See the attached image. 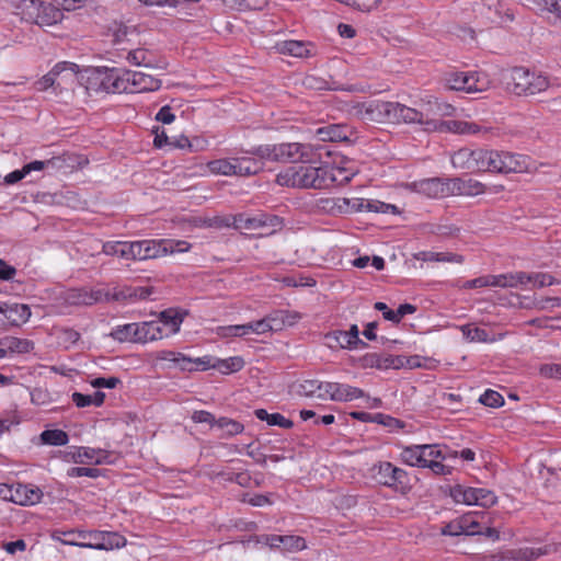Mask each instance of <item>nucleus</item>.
Listing matches in <instances>:
<instances>
[{
    "mask_svg": "<svg viewBox=\"0 0 561 561\" xmlns=\"http://www.w3.org/2000/svg\"><path fill=\"white\" fill-rule=\"evenodd\" d=\"M65 535L77 534L83 541H64L65 545L90 548L95 550H113L126 546V538L116 531L105 530H69Z\"/></svg>",
    "mask_w": 561,
    "mask_h": 561,
    "instance_id": "nucleus-6",
    "label": "nucleus"
},
{
    "mask_svg": "<svg viewBox=\"0 0 561 561\" xmlns=\"http://www.w3.org/2000/svg\"><path fill=\"white\" fill-rule=\"evenodd\" d=\"M323 157L313 165H290L276 175V183L297 188L325 190L351 182L355 171Z\"/></svg>",
    "mask_w": 561,
    "mask_h": 561,
    "instance_id": "nucleus-1",
    "label": "nucleus"
},
{
    "mask_svg": "<svg viewBox=\"0 0 561 561\" xmlns=\"http://www.w3.org/2000/svg\"><path fill=\"white\" fill-rule=\"evenodd\" d=\"M426 446L411 445L402 448L400 459L408 466L426 468L430 459L426 458Z\"/></svg>",
    "mask_w": 561,
    "mask_h": 561,
    "instance_id": "nucleus-19",
    "label": "nucleus"
},
{
    "mask_svg": "<svg viewBox=\"0 0 561 561\" xmlns=\"http://www.w3.org/2000/svg\"><path fill=\"white\" fill-rule=\"evenodd\" d=\"M443 82L446 89L454 91H463L467 93L483 92L490 87V79L483 72H463L450 71L446 72Z\"/></svg>",
    "mask_w": 561,
    "mask_h": 561,
    "instance_id": "nucleus-9",
    "label": "nucleus"
},
{
    "mask_svg": "<svg viewBox=\"0 0 561 561\" xmlns=\"http://www.w3.org/2000/svg\"><path fill=\"white\" fill-rule=\"evenodd\" d=\"M80 337V333L72 328H60L58 330V339L61 341L66 348L77 344Z\"/></svg>",
    "mask_w": 561,
    "mask_h": 561,
    "instance_id": "nucleus-50",
    "label": "nucleus"
},
{
    "mask_svg": "<svg viewBox=\"0 0 561 561\" xmlns=\"http://www.w3.org/2000/svg\"><path fill=\"white\" fill-rule=\"evenodd\" d=\"M77 67L73 62L68 61H59L57 62L49 72L43 76L35 82V88L37 91H46L49 88H54L58 76H60L65 70L70 69L75 70Z\"/></svg>",
    "mask_w": 561,
    "mask_h": 561,
    "instance_id": "nucleus-21",
    "label": "nucleus"
},
{
    "mask_svg": "<svg viewBox=\"0 0 561 561\" xmlns=\"http://www.w3.org/2000/svg\"><path fill=\"white\" fill-rule=\"evenodd\" d=\"M529 283L535 287L542 288L557 283L556 278L548 273H528Z\"/></svg>",
    "mask_w": 561,
    "mask_h": 561,
    "instance_id": "nucleus-54",
    "label": "nucleus"
},
{
    "mask_svg": "<svg viewBox=\"0 0 561 561\" xmlns=\"http://www.w3.org/2000/svg\"><path fill=\"white\" fill-rule=\"evenodd\" d=\"M316 135L324 142H351L355 131L347 124H329L317 128Z\"/></svg>",
    "mask_w": 561,
    "mask_h": 561,
    "instance_id": "nucleus-13",
    "label": "nucleus"
},
{
    "mask_svg": "<svg viewBox=\"0 0 561 561\" xmlns=\"http://www.w3.org/2000/svg\"><path fill=\"white\" fill-rule=\"evenodd\" d=\"M90 383L93 388H96V389H101V388L114 389L118 385L122 383V380L115 376H112L108 378L96 377V378L92 379Z\"/></svg>",
    "mask_w": 561,
    "mask_h": 561,
    "instance_id": "nucleus-60",
    "label": "nucleus"
},
{
    "mask_svg": "<svg viewBox=\"0 0 561 561\" xmlns=\"http://www.w3.org/2000/svg\"><path fill=\"white\" fill-rule=\"evenodd\" d=\"M244 359L241 356H232L225 359L215 357L214 369L224 375H229L240 371L244 367Z\"/></svg>",
    "mask_w": 561,
    "mask_h": 561,
    "instance_id": "nucleus-33",
    "label": "nucleus"
},
{
    "mask_svg": "<svg viewBox=\"0 0 561 561\" xmlns=\"http://www.w3.org/2000/svg\"><path fill=\"white\" fill-rule=\"evenodd\" d=\"M38 11V19L35 24L39 26H51L64 19L62 10L49 2L43 1Z\"/></svg>",
    "mask_w": 561,
    "mask_h": 561,
    "instance_id": "nucleus-25",
    "label": "nucleus"
},
{
    "mask_svg": "<svg viewBox=\"0 0 561 561\" xmlns=\"http://www.w3.org/2000/svg\"><path fill=\"white\" fill-rule=\"evenodd\" d=\"M497 501L493 491L482 488H477V503L476 505L482 507L493 506Z\"/></svg>",
    "mask_w": 561,
    "mask_h": 561,
    "instance_id": "nucleus-52",
    "label": "nucleus"
},
{
    "mask_svg": "<svg viewBox=\"0 0 561 561\" xmlns=\"http://www.w3.org/2000/svg\"><path fill=\"white\" fill-rule=\"evenodd\" d=\"M275 323L271 313L265 318L245 323L247 335L250 333L264 334L270 331H275Z\"/></svg>",
    "mask_w": 561,
    "mask_h": 561,
    "instance_id": "nucleus-41",
    "label": "nucleus"
},
{
    "mask_svg": "<svg viewBox=\"0 0 561 561\" xmlns=\"http://www.w3.org/2000/svg\"><path fill=\"white\" fill-rule=\"evenodd\" d=\"M216 426L225 431V435L227 437L238 435L244 431V426L242 423L225 416L219 417L217 420Z\"/></svg>",
    "mask_w": 561,
    "mask_h": 561,
    "instance_id": "nucleus-44",
    "label": "nucleus"
},
{
    "mask_svg": "<svg viewBox=\"0 0 561 561\" xmlns=\"http://www.w3.org/2000/svg\"><path fill=\"white\" fill-rule=\"evenodd\" d=\"M510 554L511 559H513L514 561H531L534 559H537L542 553L540 549L520 548L517 550H511Z\"/></svg>",
    "mask_w": 561,
    "mask_h": 561,
    "instance_id": "nucleus-49",
    "label": "nucleus"
},
{
    "mask_svg": "<svg viewBox=\"0 0 561 561\" xmlns=\"http://www.w3.org/2000/svg\"><path fill=\"white\" fill-rule=\"evenodd\" d=\"M65 163H66V159L64 157L59 156V157H53L45 161L34 160V161L23 165V168H24V173H26V175H27L32 171H42L44 169H49V168L60 170L65 167Z\"/></svg>",
    "mask_w": 561,
    "mask_h": 561,
    "instance_id": "nucleus-35",
    "label": "nucleus"
},
{
    "mask_svg": "<svg viewBox=\"0 0 561 561\" xmlns=\"http://www.w3.org/2000/svg\"><path fill=\"white\" fill-rule=\"evenodd\" d=\"M344 205H348V198L325 197L320 198L317 203V207L319 208V210L332 216L345 214L346 206Z\"/></svg>",
    "mask_w": 561,
    "mask_h": 561,
    "instance_id": "nucleus-29",
    "label": "nucleus"
},
{
    "mask_svg": "<svg viewBox=\"0 0 561 561\" xmlns=\"http://www.w3.org/2000/svg\"><path fill=\"white\" fill-rule=\"evenodd\" d=\"M41 440L45 445L65 446L69 442V436L62 430H45L41 433Z\"/></svg>",
    "mask_w": 561,
    "mask_h": 561,
    "instance_id": "nucleus-39",
    "label": "nucleus"
},
{
    "mask_svg": "<svg viewBox=\"0 0 561 561\" xmlns=\"http://www.w3.org/2000/svg\"><path fill=\"white\" fill-rule=\"evenodd\" d=\"M275 331L282 330L284 325H294L301 318L300 313L289 310H275L271 312Z\"/></svg>",
    "mask_w": 561,
    "mask_h": 561,
    "instance_id": "nucleus-37",
    "label": "nucleus"
},
{
    "mask_svg": "<svg viewBox=\"0 0 561 561\" xmlns=\"http://www.w3.org/2000/svg\"><path fill=\"white\" fill-rule=\"evenodd\" d=\"M319 387L320 380L317 379H306L293 386L295 393L301 397H314Z\"/></svg>",
    "mask_w": 561,
    "mask_h": 561,
    "instance_id": "nucleus-45",
    "label": "nucleus"
},
{
    "mask_svg": "<svg viewBox=\"0 0 561 561\" xmlns=\"http://www.w3.org/2000/svg\"><path fill=\"white\" fill-rule=\"evenodd\" d=\"M0 313L11 323V325L20 327L28 321L31 309L24 304H4L0 306Z\"/></svg>",
    "mask_w": 561,
    "mask_h": 561,
    "instance_id": "nucleus-18",
    "label": "nucleus"
},
{
    "mask_svg": "<svg viewBox=\"0 0 561 561\" xmlns=\"http://www.w3.org/2000/svg\"><path fill=\"white\" fill-rule=\"evenodd\" d=\"M325 345L330 348H350V340L342 330H334L324 335Z\"/></svg>",
    "mask_w": 561,
    "mask_h": 561,
    "instance_id": "nucleus-42",
    "label": "nucleus"
},
{
    "mask_svg": "<svg viewBox=\"0 0 561 561\" xmlns=\"http://www.w3.org/2000/svg\"><path fill=\"white\" fill-rule=\"evenodd\" d=\"M237 176L249 178L256 175L264 169V162L256 160L254 156L237 152L234 156Z\"/></svg>",
    "mask_w": 561,
    "mask_h": 561,
    "instance_id": "nucleus-17",
    "label": "nucleus"
},
{
    "mask_svg": "<svg viewBox=\"0 0 561 561\" xmlns=\"http://www.w3.org/2000/svg\"><path fill=\"white\" fill-rule=\"evenodd\" d=\"M331 154L329 145L283 142L276 144L275 162H301V165H313L323 157H331Z\"/></svg>",
    "mask_w": 561,
    "mask_h": 561,
    "instance_id": "nucleus-3",
    "label": "nucleus"
},
{
    "mask_svg": "<svg viewBox=\"0 0 561 561\" xmlns=\"http://www.w3.org/2000/svg\"><path fill=\"white\" fill-rule=\"evenodd\" d=\"M71 399L78 408H85L89 405L101 407L104 403L105 393L100 390L95 391L93 396L73 392Z\"/></svg>",
    "mask_w": 561,
    "mask_h": 561,
    "instance_id": "nucleus-36",
    "label": "nucleus"
},
{
    "mask_svg": "<svg viewBox=\"0 0 561 561\" xmlns=\"http://www.w3.org/2000/svg\"><path fill=\"white\" fill-rule=\"evenodd\" d=\"M485 149L461 148L451 156V164L466 173L482 172Z\"/></svg>",
    "mask_w": 561,
    "mask_h": 561,
    "instance_id": "nucleus-11",
    "label": "nucleus"
},
{
    "mask_svg": "<svg viewBox=\"0 0 561 561\" xmlns=\"http://www.w3.org/2000/svg\"><path fill=\"white\" fill-rule=\"evenodd\" d=\"M503 275L506 278L504 279L505 288L517 287L518 285H526L529 283L528 273L526 272L506 273Z\"/></svg>",
    "mask_w": 561,
    "mask_h": 561,
    "instance_id": "nucleus-57",
    "label": "nucleus"
},
{
    "mask_svg": "<svg viewBox=\"0 0 561 561\" xmlns=\"http://www.w3.org/2000/svg\"><path fill=\"white\" fill-rule=\"evenodd\" d=\"M139 337L140 343L145 344L148 342L161 340L168 337L164 332V327L158 320L139 322Z\"/></svg>",
    "mask_w": 561,
    "mask_h": 561,
    "instance_id": "nucleus-22",
    "label": "nucleus"
},
{
    "mask_svg": "<svg viewBox=\"0 0 561 561\" xmlns=\"http://www.w3.org/2000/svg\"><path fill=\"white\" fill-rule=\"evenodd\" d=\"M528 157L504 151L485 150L482 172L523 173L527 172Z\"/></svg>",
    "mask_w": 561,
    "mask_h": 561,
    "instance_id": "nucleus-7",
    "label": "nucleus"
},
{
    "mask_svg": "<svg viewBox=\"0 0 561 561\" xmlns=\"http://www.w3.org/2000/svg\"><path fill=\"white\" fill-rule=\"evenodd\" d=\"M506 90L516 96H534L556 85L542 72L526 67H513L502 75Z\"/></svg>",
    "mask_w": 561,
    "mask_h": 561,
    "instance_id": "nucleus-2",
    "label": "nucleus"
},
{
    "mask_svg": "<svg viewBox=\"0 0 561 561\" xmlns=\"http://www.w3.org/2000/svg\"><path fill=\"white\" fill-rule=\"evenodd\" d=\"M208 169L214 174H220L225 176H237V167L234 157L216 159L207 163Z\"/></svg>",
    "mask_w": 561,
    "mask_h": 561,
    "instance_id": "nucleus-31",
    "label": "nucleus"
},
{
    "mask_svg": "<svg viewBox=\"0 0 561 561\" xmlns=\"http://www.w3.org/2000/svg\"><path fill=\"white\" fill-rule=\"evenodd\" d=\"M239 221L243 222V227L247 229H257L262 227L276 229L283 226V219L280 217L268 214H260L254 217L245 218L244 221L240 218Z\"/></svg>",
    "mask_w": 561,
    "mask_h": 561,
    "instance_id": "nucleus-27",
    "label": "nucleus"
},
{
    "mask_svg": "<svg viewBox=\"0 0 561 561\" xmlns=\"http://www.w3.org/2000/svg\"><path fill=\"white\" fill-rule=\"evenodd\" d=\"M194 371H205L210 368L214 369L215 356L205 355L203 357H193Z\"/></svg>",
    "mask_w": 561,
    "mask_h": 561,
    "instance_id": "nucleus-64",
    "label": "nucleus"
},
{
    "mask_svg": "<svg viewBox=\"0 0 561 561\" xmlns=\"http://www.w3.org/2000/svg\"><path fill=\"white\" fill-rule=\"evenodd\" d=\"M156 358L158 360L171 362L183 371H194L193 357L186 356L183 353L163 350L157 352Z\"/></svg>",
    "mask_w": 561,
    "mask_h": 561,
    "instance_id": "nucleus-24",
    "label": "nucleus"
},
{
    "mask_svg": "<svg viewBox=\"0 0 561 561\" xmlns=\"http://www.w3.org/2000/svg\"><path fill=\"white\" fill-rule=\"evenodd\" d=\"M187 314L186 311L169 308L160 312L158 321L164 327L168 336L180 331V327Z\"/></svg>",
    "mask_w": 561,
    "mask_h": 561,
    "instance_id": "nucleus-20",
    "label": "nucleus"
},
{
    "mask_svg": "<svg viewBox=\"0 0 561 561\" xmlns=\"http://www.w3.org/2000/svg\"><path fill=\"white\" fill-rule=\"evenodd\" d=\"M462 335L469 342H489V332L479 327H474L473 324H465L460 327Z\"/></svg>",
    "mask_w": 561,
    "mask_h": 561,
    "instance_id": "nucleus-43",
    "label": "nucleus"
},
{
    "mask_svg": "<svg viewBox=\"0 0 561 561\" xmlns=\"http://www.w3.org/2000/svg\"><path fill=\"white\" fill-rule=\"evenodd\" d=\"M450 496L457 503L476 505L477 488H466L463 485L456 484L453 488H450Z\"/></svg>",
    "mask_w": 561,
    "mask_h": 561,
    "instance_id": "nucleus-34",
    "label": "nucleus"
},
{
    "mask_svg": "<svg viewBox=\"0 0 561 561\" xmlns=\"http://www.w3.org/2000/svg\"><path fill=\"white\" fill-rule=\"evenodd\" d=\"M536 11L552 13L561 20V0H528Z\"/></svg>",
    "mask_w": 561,
    "mask_h": 561,
    "instance_id": "nucleus-40",
    "label": "nucleus"
},
{
    "mask_svg": "<svg viewBox=\"0 0 561 561\" xmlns=\"http://www.w3.org/2000/svg\"><path fill=\"white\" fill-rule=\"evenodd\" d=\"M42 2V0H20L14 9L23 21L35 24Z\"/></svg>",
    "mask_w": 561,
    "mask_h": 561,
    "instance_id": "nucleus-28",
    "label": "nucleus"
},
{
    "mask_svg": "<svg viewBox=\"0 0 561 561\" xmlns=\"http://www.w3.org/2000/svg\"><path fill=\"white\" fill-rule=\"evenodd\" d=\"M68 299L72 305L92 306L110 299L108 293L102 288H76L70 290Z\"/></svg>",
    "mask_w": 561,
    "mask_h": 561,
    "instance_id": "nucleus-14",
    "label": "nucleus"
},
{
    "mask_svg": "<svg viewBox=\"0 0 561 561\" xmlns=\"http://www.w3.org/2000/svg\"><path fill=\"white\" fill-rule=\"evenodd\" d=\"M126 78H128L129 92L156 91L161 87L160 79L141 71H130L126 69Z\"/></svg>",
    "mask_w": 561,
    "mask_h": 561,
    "instance_id": "nucleus-15",
    "label": "nucleus"
},
{
    "mask_svg": "<svg viewBox=\"0 0 561 561\" xmlns=\"http://www.w3.org/2000/svg\"><path fill=\"white\" fill-rule=\"evenodd\" d=\"M486 186L473 179L465 180V185L462 188V195L467 196H476L483 194L485 192Z\"/></svg>",
    "mask_w": 561,
    "mask_h": 561,
    "instance_id": "nucleus-58",
    "label": "nucleus"
},
{
    "mask_svg": "<svg viewBox=\"0 0 561 561\" xmlns=\"http://www.w3.org/2000/svg\"><path fill=\"white\" fill-rule=\"evenodd\" d=\"M444 184V197L462 195L465 180L460 178H442Z\"/></svg>",
    "mask_w": 561,
    "mask_h": 561,
    "instance_id": "nucleus-46",
    "label": "nucleus"
},
{
    "mask_svg": "<svg viewBox=\"0 0 561 561\" xmlns=\"http://www.w3.org/2000/svg\"><path fill=\"white\" fill-rule=\"evenodd\" d=\"M306 547V541L299 536H283L282 550H302Z\"/></svg>",
    "mask_w": 561,
    "mask_h": 561,
    "instance_id": "nucleus-59",
    "label": "nucleus"
},
{
    "mask_svg": "<svg viewBox=\"0 0 561 561\" xmlns=\"http://www.w3.org/2000/svg\"><path fill=\"white\" fill-rule=\"evenodd\" d=\"M0 344L5 346L7 353L27 354L34 350L33 341L14 336L0 340Z\"/></svg>",
    "mask_w": 561,
    "mask_h": 561,
    "instance_id": "nucleus-30",
    "label": "nucleus"
},
{
    "mask_svg": "<svg viewBox=\"0 0 561 561\" xmlns=\"http://www.w3.org/2000/svg\"><path fill=\"white\" fill-rule=\"evenodd\" d=\"M84 72L87 75V89L91 92H128L126 69L115 67H89Z\"/></svg>",
    "mask_w": 561,
    "mask_h": 561,
    "instance_id": "nucleus-4",
    "label": "nucleus"
},
{
    "mask_svg": "<svg viewBox=\"0 0 561 561\" xmlns=\"http://www.w3.org/2000/svg\"><path fill=\"white\" fill-rule=\"evenodd\" d=\"M127 260H150L162 255L168 252L175 251L182 252L184 249H175L173 240H139L134 242H126Z\"/></svg>",
    "mask_w": 561,
    "mask_h": 561,
    "instance_id": "nucleus-10",
    "label": "nucleus"
},
{
    "mask_svg": "<svg viewBox=\"0 0 561 561\" xmlns=\"http://www.w3.org/2000/svg\"><path fill=\"white\" fill-rule=\"evenodd\" d=\"M366 394L364 390H362L360 388L337 382L335 394H333V401L348 402L355 399L364 398Z\"/></svg>",
    "mask_w": 561,
    "mask_h": 561,
    "instance_id": "nucleus-32",
    "label": "nucleus"
},
{
    "mask_svg": "<svg viewBox=\"0 0 561 561\" xmlns=\"http://www.w3.org/2000/svg\"><path fill=\"white\" fill-rule=\"evenodd\" d=\"M103 252L106 255H116L127 260L126 242H106L103 244Z\"/></svg>",
    "mask_w": 561,
    "mask_h": 561,
    "instance_id": "nucleus-53",
    "label": "nucleus"
},
{
    "mask_svg": "<svg viewBox=\"0 0 561 561\" xmlns=\"http://www.w3.org/2000/svg\"><path fill=\"white\" fill-rule=\"evenodd\" d=\"M67 474L71 478L89 477L95 479L101 477L102 472L98 468L71 467L68 469Z\"/></svg>",
    "mask_w": 561,
    "mask_h": 561,
    "instance_id": "nucleus-56",
    "label": "nucleus"
},
{
    "mask_svg": "<svg viewBox=\"0 0 561 561\" xmlns=\"http://www.w3.org/2000/svg\"><path fill=\"white\" fill-rule=\"evenodd\" d=\"M539 374L546 378L561 380V364H543L539 367Z\"/></svg>",
    "mask_w": 561,
    "mask_h": 561,
    "instance_id": "nucleus-62",
    "label": "nucleus"
},
{
    "mask_svg": "<svg viewBox=\"0 0 561 561\" xmlns=\"http://www.w3.org/2000/svg\"><path fill=\"white\" fill-rule=\"evenodd\" d=\"M108 336L119 343H140L141 337H139V324L133 322L123 325H116L115 328L112 329Z\"/></svg>",
    "mask_w": 561,
    "mask_h": 561,
    "instance_id": "nucleus-23",
    "label": "nucleus"
},
{
    "mask_svg": "<svg viewBox=\"0 0 561 561\" xmlns=\"http://www.w3.org/2000/svg\"><path fill=\"white\" fill-rule=\"evenodd\" d=\"M310 47H312L310 43H305L301 41H284L276 45L277 51L279 54L298 58L309 57L311 55Z\"/></svg>",
    "mask_w": 561,
    "mask_h": 561,
    "instance_id": "nucleus-26",
    "label": "nucleus"
},
{
    "mask_svg": "<svg viewBox=\"0 0 561 561\" xmlns=\"http://www.w3.org/2000/svg\"><path fill=\"white\" fill-rule=\"evenodd\" d=\"M7 492L3 497L18 505L30 506L35 505L42 501L43 492L39 488L31 484L16 483L7 486Z\"/></svg>",
    "mask_w": 561,
    "mask_h": 561,
    "instance_id": "nucleus-12",
    "label": "nucleus"
},
{
    "mask_svg": "<svg viewBox=\"0 0 561 561\" xmlns=\"http://www.w3.org/2000/svg\"><path fill=\"white\" fill-rule=\"evenodd\" d=\"M408 188L428 198L444 197V184L438 176L414 181L408 184Z\"/></svg>",
    "mask_w": 561,
    "mask_h": 561,
    "instance_id": "nucleus-16",
    "label": "nucleus"
},
{
    "mask_svg": "<svg viewBox=\"0 0 561 561\" xmlns=\"http://www.w3.org/2000/svg\"><path fill=\"white\" fill-rule=\"evenodd\" d=\"M461 523V528H463V534L466 536H474L480 535L481 531L478 530L480 524L478 520L473 519L470 514L462 515L459 517Z\"/></svg>",
    "mask_w": 561,
    "mask_h": 561,
    "instance_id": "nucleus-55",
    "label": "nucleus"
},
{
    "mask_svg": "<svg viewBox=\"0 0 561 561\" xmlns=\"http://www.w3.org/2000/svg\"><path fill=\"white\" fill-rule=\"evenodd\" d=\"M479 402L485 407L500 408L504 404V398L495 390L488 389L481 394Z\"/></svg>",
    "mask_w": 561,
    "mask_h": 561,
    "instance_id": "nucleus-47",
    "label": "nucleus"
},
{
    "mask_svg": "<svg viewBox=\"0 0 561 561\" xmlns=\"http://www.w3.org/2000/svg\"><path fill=\"white\" fill-rule=\"evenodd\" d=\"M240 153H247L254 156L256 160H260L262 162L264 161H272L275 162V154H276V144L274 145H259L254 146L249 150H240Z\"/></svg>",
    "mask_w": 561,
    "mask_h": 561,
    "instance_id": "nucleus-38",
    "label": "nucleus"
},
{
    "mask_svg": "<svg viewBox=\"0 0 561 561\" xmlns=\"http://www.w3.org/2000/svg\"><path fill=\"white\" fill-rule=\"evenodd\" d=\"M364 368L382 369V356L377 353H367L360 358Z\"/></svg>",
    "mask_w": 561,
    "mask_h": 561,
    "instance_id": "nucleus-61",
    "label": "nucleus"
},
{
    "mask_svg": "<svg viewBox=\"0 0 561 561\" xmlns=\"http://www.w3.org/2000/svg\"><path fill=\"white\" fill-rule=\"evenodd\" d=\"M366 115L371 121L407 124L424 123L422 112L399 102L378 101L366 108Z\"/></svg>",
    "mask_w": 561,
    "mask_h": 561,
    "instance_id": "nucleus-5",
    "label": "nucleus"
},
{
    "mask_svg": "<svg viewBox=\"0 0 561 561\" xmlns=\"http://www.w3.org/2000/svg\"><path fill=\"white\" fill-rule=\"evenodd\" d=\"M216 333L220 337H241L247 335L245 323L218 327Z\"/></svg>",
    "mask_w": 561,
    "mask_h": 561,
    "instance_id": "nucleus-48",
    "label": "nucleus"
},
{
    "mask_svg": "<svg viewBox=\"0 0 561 561\" xmlns=\"http://www.w3.org/2000/svg\"><path fill=\"white\" fill-rule=\"evenodd\" d=\"M377 482L386 488L393 490L401 495H407L412 490V478L402 468H399L390 461H381L375 466Z\"/></svg>",
    "mask_w": 561,
    "mask_h": 561,
    "instance_id": "nucleus-8",
    "label": "nucleus"
},
{
    "mask_svg": "<svg viewBox=\"0 0 561 561\" xmlns=\"http://www.w3.org/2000/svg\"><path fill=\"white\" fill-rule=\"evenodd\" d=\"M218 477H221L224 480L228 482H234L243 488H249L251 483V476L248 471L238 472V473H227V472H219Z\"/></svg>",
    "mask_w": 561,
    "mask_h": 561,
    "instance_id": "nucleus-51",
    "label": "nucleus"
},
{
    "mask_svg": "<svg viewBox=\"0 0 561 561\" xmlns=\"http://www.w3.org/2000/svg\"><path fill=\"white\" fill-rule=\"evenodd\" d=\"M241 501L244 502V503H248V504H250L252 506H255V507H261V506H264V505L272 504V501L270 500V497L267 495H264V494L251 495L249 493H244Z\"/></svg>",
    "mask_w": 561,
    "mask_h": 561,
    "instance_id": "nucleus-63",
    "label": "nucleus"
}]
</instances>
